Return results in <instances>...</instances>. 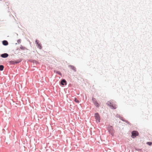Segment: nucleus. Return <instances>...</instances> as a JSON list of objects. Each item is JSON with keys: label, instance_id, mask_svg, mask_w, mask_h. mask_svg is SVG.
<instances>
[{"label": "nucleus", "instance_id": "20e7f679", "mask_svg": "<svg viewBox=\"0 0 152 152\" xmlns=\"http://www.w3.org/2000/svg\"><path fill=\"white\" fill-rule=\"evenodd\" d=\"M95 117L96 121L99 123L100 121V117L98 113H96L95 114Z\"/></svg>", "mask_w": 152, "mask_h": 152}, {"label": "nucleus", "instance_id": "1a4fd4ad", "mask_svg": "<svg viewBox=\"0 0 152 152\" xmlns=\"http://www.w3.org/2000/svg\"><path fill=\"white\" fill-rule=\"evenodd\" d=\"M110 106L112 109H115L116 108V105L115 104H113L111 103H110Z\"/></svg>", "mask_w": 152, "mask_h": 152}, {"label": "nucleus", "instance_id": "f8f14e48", "mask_svg": "<svg viewBox=\"0 0 152 152\" xmlns=\"http://www.w3.org/2000/svg\"><path fill=\"white\" fill-rule=\"evenodd\" d=\"M20 49L22 50H27V49L26 47L24 46H22L21 45L20 47Z\"/></svg>", "mask_w": 152, "mask_h": 152}, {"label": "nucleus", "instance_id": "f3484780", "mask_svg": "<svg viewBox=\"0 0 152 152\" xmlns=\"http://www.w3.org/2000/svg\"><path fill=\"white\" fill-rule=\"evenodd\" d=\"M21 39H19L17 40V42L19 44L21 43Z\"/></svg>", "mask_w": 152, "mask_h": 152}, {"label": "nucleus", "instance_id": "a211bd4d", "mask_svg": "<svg viewBox=\"0 0 152 152\" xmlns=\"http://www.w3.org/2000/svg\"><path fill=\"white\" fill-rule=\"evenodd\" d=\"M147 143L149 145H150L152 144L151 142H148Z\"/></svg>", "mask_w": 152, "mask_h": 152}, {"label": "nucleus", "instance_id": "0eeeda50", "mask_svg": "<svg viewBox=\"0 0 152 152\" xmlns=\"http://www.w3.org/2000/svg\"><path fill=\"white\" fill-rule=\"evenodd\" d=\"M2 45L5 46H7L9 44V43L8 41L7 40H3L2 41Z\"/></svg>", "mask_w": 152, "mask_h": 152}, {"label": "nucleus", "instance_id": "ddd939ff", "mask_svg": "<svg viewBox=\"0 0 152 152\" xmlns=\"http://www.w3.org/2000/svg\"><path fill=\"white\" fill-rule=\"evenodd\" d=\"M54 72L56 74H58L59 75H61V73L59 72L56 70H54Z\"/></svg>", "mask_w": 152, "mask_h": 152}, {"label": "nucleus", "instance_id": "6e6552de", "mask_svg": "<svg viewBox=\"0 0 152 152\" xmlns=\"http://www.w3.org/2000/svg\"><path fill=\"white\" fill-rule=\"evenodd\" d=\"M68 67L70 68V69L73 70L74 72H76V69L75 67L73 65H69Z\"/></svg>", "mask_w": 152, "mask_h": 152}, {"label": "nucleus", "instance_id": "dca6fc26", "mask_svg": "<svg viewBox=\"0 0 152 152\" xmlns=\"http://www.w3.org/2000/svg\"><path fill=\"white\" fill-rule=\"evenodd\" d=\"M74 101L75 102L77 103H79V101L77 100L76 98H75Z\"/></svg>", "mask_w": 152, "mask_h": 152}, {"label": "nucleus", "instance_id": "9b49d317", "mask_svg": "<svg viewBox=\"0 0 152 152\" xmlns=\"http://www.w3.org/2000/svg\"><path fill=\"white\" fill-rule=\"evenodd\" d=\"M9 63L10 65L15 64V60H11L9 61Z\"/></svg>", "mask_w": 152, "mask_h": 152}, {"label": "nucleus", "instance_id": "2eb2a0df", "mask_svg": "<svg viewBox=\"0 0 152 152\" xmlns=\"http://www.w3.org/2000/svg\"><path fill=\"white\" fill-rule=\"evenodd\" d=\"M31 62L33 64L35 63L36 64H37L38 63V62L37 61L34 60H33L31 61Z\"/></svg>", "mask_w": 152, "mask_h": 152}, {"label": "nucleus", "instance_id": "f03ea898", "mask_svg": "<svg viewBox=\"0 0 152 152\" xmlns=\"http://www.w3.org/2000/svg\"><path fill=\"white\" fill-rule=\"evenodd\" d=\"M35 43L37 47L39 49L41 50L42 48V44L40 43H39V41L37 39H36L35 41Z\"/></svg>", "mask_w": 152, "mask_h": 152}, {"label": "nucleus", "instance_id": "6ab92c4d", "mask_svg": "<svg viewBox=\"0 0 152 152\" xmlns=\"http://www.w3.org/2000/svg\"><path fill=\"white\" fill-rule=\"evenodd\" d=\"M9 4V3L8 2H6V4H7V6L8 5V4Z\"/></svg>", "mask_w": 152, "mask_h": 152}, {"label": "nucleus", "instance_id": "4468645a", "mask_svg": "<svg viewBox=\"0 0 152 152\" xmlns=\"http://www.w3.org/2000/svg\"><path fill=\"white\" fill-rule=\"evenodd\" d=\"M4 66L3 65H0V71H2L4 69Z\"/></svg>", "mask_w": 152, "mask_h": 152}, {"label": "nucleus", "instance_id": "39448f33", "mask_svg": "<svg viewBox=\"0 0 152 152\" xmlns=\"http://www.w3.org/2000/svg\"><path fill=\"white\" fill-rule=\"evenodd\" d=\"M92 100L95 106L97 107H99V104L96 101V99L94 98H93Z\"/></svg>", "mask_w": 152, "mask_h": 152}, {"label": "nucleus", "instance_id": "7ed1b4c3", "mask_svg": "<svg viewBox=\"0 0 152 152\" xmlns=\"http://www.w3.org/2000/svg\"><path fill=\"white\" fill-rule=\"evenodd\" d=\"M139 133L137 131H133L132 132L131 137L133 138H134L137 136L138 135Z\"/></svg>", "mask_w": 152, "mask_h": 152}, {"label": "nucleus", "instance_id": "9d476101", "mask_svg": "<svg viewBox=\"0 0 152 152\" xmlns=\"http://www.w3.org/2000/svg\"><path fill=\"white\" fill-rule=\"evenodd\" d=\"M22 60L23 59H22L20 58V59H17L16 60H15V64H18L19 63H20V62H21L22 61Z\"/></svg>", "mask_w": 152, "mask_h": 152}, {"label": "nucleus", "instance_id": "423d86ee", "mask_svg": "<svg viewBox=\"0 0 152 152\" xmlns=\"http://www.w3.org/2000/svg\"><path fill=\"white\" fill-rule=\"evenodd\" d=\"M9 56V55L8 53H4L2 54H1L0 56L2 58H7Z\"/></svg>", "mask_w": 152, "mask_h": 152}, {"label": "nucleus", "instance_id": "f257e3e1", "mask_svg": "<svg viewBox=\"0 0 152 152\" xmlns=\"http://www.w3.org/2000/svg\"><path fill=\"white\" fill-rule=\"evenodd\" d=\"M60 85L62 86H64L67 84V82L64 79H61L59 82Z\"/></svg>", "mask_w": 152, "mask_h": 152}]
</instances>
